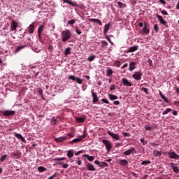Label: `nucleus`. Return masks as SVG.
<instances>
[{
	"label": "nucleus",
	"mask_w": 179,
	"mask_h": 179,
	"mask_svg": "<svg viewBox=\"0 0 179 179\" xmlns=\"http://www.w3.org/2000/svg\"><path fill=\"white\" fill-rule=\"evenodd\" d=\"M61 36L62 43H66L68 40H71V37H72V32L71 30L66 29L61 33Z\"/></svg>",
	"instance_id": "nucleus-1"
},
{
	"label": "nucleus",
	"mask_w": 179,
	"mask_h": 179,
	"mask_svg": "<svg viewBox=\"0 0 179 179\" xmlns=\"http://www.w3.org/2000/svg\"><path fill=\"white\" fill-rule=\"evenodd\" d=\"M102 143L105 145V147L108 152H110L113 148V145H111V142H110L108 140L103 139L102 140Z\"/></svg>",
	"instance_id": "nucleus-2"
},
{
	"label": "nucleus",
	"mask_w": 179,
	"mask_h": 179,
	"mask_svg": "<svg viewBox=\"0 0 179 179\" xmlns=\"http://www.w3.org/2000/svg\"><path fill=\"white\" fill-rule=\"evenodd\" d=\"M143 75V74L142 73V71L140 70L139 71H136L135 73L132 75V77L134 79H135V80H141V79H142Z\"/></svg>",
	"instance_id": "nucleus-3"
},
{
	"label": "nucleus",
	"mask_w": 179,
	"mask_h": 179,
	"mask_svg": "<svg viewBox=\"0 0 179 179\" xmlns=\"http://www.w3.org/2000/svg\"><path fill=\"white\" fill-rule=\"evenodd\" d=\"M156 17H157L161 24H163L164 26H165V27L169 29V25H167V21L164 20V19H163V17L162 15H159V14H156Z\"/></svg>",
	"instance_id": "nucleus-4"
},
{
	"label": "nucleus",
	"mask_w": 179,
	"mask_h": 179,
	"mask_svg": "<svg viewBox=\"0 0 179 179\" xmlns=\"http://www.w3.org/2000/svg\"><path fill=\"white\" fill-rule=\"evenodd\" d=\"M36 29V22H32L26 29V31H28L30 34H33L34 33V29Z\"/></svg>",
	"instance_id": "nucleus-5"
},
{
	"label": "nucleus",
	"mask_w": 179,
	"mask_h": 179,
	"mask_svg": "<svg viewBox=\"0 0 179 179\" xmlns=\"http://www.w3.org/2000/svg\"><path fill=\"white\" fill-rule=\"evenodd\" d=\"M15 113L16 112H15V110H6L2 112L3 117H12V115H15Z\"/></svg>",
	"instance_id": "nucleus-6"
},
{
	"label": "nucleus",
	"mask_w": 179,
	"mask_h": 179,
	"mask_svg": "<svg viewBox=\"0 0 179 179\" xmlns=\"http://www.w3.org/2000/svg\"><path fill=\"white\" fill-rule=\"evenodd\" d=\"M167 155H169V159H176V160H179V155L174 152H168Z\"/></svg>",
	"instance_id": "nucleus-7"
},
{
	"label": "nucleus",
	"mask_w": 179,
	"mask_h": 179,
	"mask_svg": "<svg viewBox=\"0 0 179 179\" xmlns=\"http://www.w3.org/2000/svg\"><path fill=\"white\" fill-rule=\"evenodd\" d=\"M108 135H109V136L110 138H113V139H115V141H120L121 139L120 138V135L115 134L111 132V131H110V130H108Z\"/></svg>",
	"instance_id": "nucleus-8"
},
{
	"label": "nucleus",
	"mask_w": 179,
	"mask_h": 179,
	"mask_svg": "<svg viewBox=\"0 0 179 179\" xmlns=\"http://www.w3.org/2000/svg\"><path fill=\"white\" fill-rule=\"evenodd\" d=\"M69 79L71 80H76L78 85H82V83H83V80L80 79V78L75 77V76H69Z\"/></svg>",
	"instance_id": "nucleus-9"
},
{
	"label": "nucleus",
	"mask_w": 179,
	"mask_h": 179,
	"mask_svg": "<svg viewBox=\"0 0 179 179\" xmlns=\"http://www.w3.org/2000/svg\"><path fill=\"white\" fill-rule=\"evenodd\" d=\"M91 93H92V103L94 104H96V103L97 101H99V97L97 96V94H96V92H94V90H92L91 91Z\"/></svg>",
	"instance_id": "nucleus-10"
},
{
	"label": "nucleus",
	"mask_w": 179,
	"mask_h": 179,
	"mask_svg": "<svg viewBox=\"0 0 179 179\" xmlns=\"http://www.w3.org/2000/svg\"><path fill=\"white\" fill-rule=\"evenodd\" d=\"M134 152H136V149L134 147H131L127 151H124L123 152V155H124V156H129V155H131V153H134Z\"/></svg>",
	"instance_id": "nucleus-11"
},
{
	"label": "nucleus",
	"mask_w": 179,
	"mask_h": 179,
	"mask_svg": "<svg viewBox=\"0 0 179 179\" xmlns=\"http://www.w3.org/2000/svg\"><path fill=\"white\" fill-rule=\"evenodd\" d=\"M67 140H68V137H65V136L55 138V142H57L58 143H62V142H65V141H67Z\"/></svg>",
	"instance_id": "nucleus-12"
},
{
	"label": "nucleus",
	"mask_w": 179,
	"mask_h": 179,
	"mask_svg": "<svg viewBox=\"0 0 179 179\" xmlns=\"http://www.w3.org/2000/svg\"><path fill=\"white\" fill-rule=\"evenodd\" d=\"M14 136H15V138H17V139H20V141H22V142H23L24 143H27V141H26V139L24 138L23 136H22V134L15 133Z\"/></svg>",
	"instance_id": "nucleus-13"
},
{
	"label": "nucleus",
	"mask_w": 179,
	"mask_h": 179,
	"mask_svg": "<svg viewBox=\"0 0 179 179\" xmlns=\"http://www.w3.org/2000/svg\"><path fill=\"white\" fill-rule=\"evenodd\" d=\"M18 26H19V24H17V22L15 20H13L11 22V25H10L11 31H15V30H16V29H17Z\"/></svg>",
	"instance_id": "nucleus-14"
},
{
	"label": "nucleus",
	"mask_w": 179,
	"mask_h": 179,
	"mask_svg": "<svg viewBox=\"0 0 179 179\" xmlns=\"http://www.w3.org/2000/svg\"><path fill=\"white\" fill-rule=\"evenodd\" d=\"M63 2H64V3H68L69 5H71V6H79V4H78V3L73 2L72 1V0H63Z\"/></svg>",
	"instance_id": "nucleus-15"
},
{
	"label": "nucleus",
	"mask_w": 179,
	"mask_h": 179,
	"mask_svg": "<svg viewBox=\"0 0 179 179\" xmlns=\"http://www.w3.org/2000/svg\"><path fill=\"white\" fill-rule=\"evenodd\" d=\"M122 82H123L124 86H128L129 87H131V86H134L132 83H131L129 80H128V79L125 78H122Z\"/></svg>",
	"instance_id": "nucleus-16"
},
{
	"label": "nucleus",
	"mask_w": 179,
	"mask_h": 179,
	"mask_svg": "<svg viewBox=\"0 0 179 179\" xmlns=\"http://www.w3.org/2000/svg\"><path fill=\"white\" fill-rule=\"evenodd\" d=\"M12 155L14 157H16V159H20V157H22V152L19 150H15L13 152Z\"/></svg>",
	"instance_id": "nucleus-17"
},
{
	"label": "nucleus",
	"mask_w": 179,
	"mask_h": 179,
	"mask_svg": "<svg viewBox=\"0 0 179 179\" xmlns=\"http://www.w3.org/2000/svg\"><path fill=\"white\" fill-rule=\"evenodd\" d=\"M138 48H139V46L138 45L130 47L128 48L127 52H135V51H138Z\"/></svg>",
	"instance_id": "nucleus-18"
},
{
	"label": "nucleus",
	"mask_w": 179,
	"mask_h": 179,
	"mask_svg": "<svg viewBox=\"0 0 179 179\" xmlns=\"http://www.w3.org/2000/svg\"><path fill=\"white\" fill-rule=\"evenodd\" d=\"M87 169L89 171H96V168L91 163L87 162Z\"/></svg>",
	"instance_id": "nucleus-19"
},
{
	"label": "nucleus",
	"mask_w": 179,
	"mask_h": 179,
	"mask_svg": "<svg viewBox=\"0 0 179 179\" xmlns=\"http://www.w3.org/2000/svg\"><path fill=\"white\" fill-rule=\"evenodd\" d=\"M136 62H130L129 71H130V72H132V71H134V69H135L136 68Z\"/></svg>",
	"instance_id": "nucleus-20"
},
{
	"label": "nucleus",
	"mask_w": 179,
	"mask_h": 179,
	"mask_svg": "<svg viewBox=\"0 0 179 179\" xmlns=\"http://www.w3.org/2000/svg\"><path fill=\"white\" fill-rule=\"evenodd\" d=\"M83 157H86V159H87V160H89V162H93V160H94V159H96V157L94 156H90L87 154L83 155Z\"/></svg>",
	"instance_id": "nucleus-21"
},
{
	"label": "nucleus",
	"mask_w": 179,
	"mask_h": 179,
	"mask_svg": "<svg viewBox=\"0 0 179 179\" xmlns=\"http://www.w3.org/2000/svg\"><path fill=\"white\" fill-rule=\"evenodd\" d=\"M150 29H147L146 23L144 22L143 30L141 31L142 34H149Z\"/></svg>",
	"instance_id": "nucleus-22"
},
{
	"label": "nucleus",
	"mask_w": 179,
	"mask_h": 179,
	"mask_svg": "<svg viewBox=\"0 0 179 179\" xmlns=\"http://www.w3.org/2000/svg\"><path fill=\"white\" fill-rule=\"evenodd\" d=\"M111 26V24L110 22H108V24H106L104 26V29H103V33L104 34H107L108 30H110V27Z\"/></svg>",
	"instance_id": "nucleus-23"
},
{
	"label": "nucleus",
	"mask_w": 179,
	"mask_h": 179,
	"mask_svg": "<svg viewBox=\"0 0 179 179\" xmlns=\"http://www.w3.org/2000/svg\"><path fill=\"white\" fill-rule=\"evenodd\" d=\"M90 22H93V23H98V24H99V26H103V22H101V20H100L99 19L92 18L90 20Z\"/></svg>",
	"instance_id": "nucleus-24"
},
{
	"label": "nucleus",
	"mask_w": 179,
	"mask_h": 179,
	"mask_svg": "<svg viewBox=\"0 0 179 179\" xmlns=\"http://www.w3.org/2000/svg\"><path fill=\"white\" fill-rule=\"evenodd\" d=\"M119 164L125 166L128 164V161L127 159H119Z\"/></svg>",
	"instance_id": "nucleus-25"
},
{
	"label": "nucleus",
	"mask_w": 179,
	"mask_h": 179,
	"mask_svg": "<svg viewBox=\"0 0 179 179\" xmlns=\"http://www.w3.org/2000/svg\"><path fill=\"white\" fill-rule=\"evenodd\" d=\"M82 138H80L79 136L77 138H74L73 141H70V145H72V143H78V142H81Z\"/></svg>",
	"instance_id": "nucleus-26"
},
{
	"label": "nucleus",
	"mask_w": 179,
	"mask_h": 179,
	"mask_svg": "<svg viewBox=\"0 0 179 179\" xmlns=\"http://www.w3.org/2000/svg\"><path fill=\"white\" fill-rule=\"evenodd\" d=\"M174 164H175L174 163H171V166L173 170V172L176 173V174H178L179 169L177 166H174Z\"/></svg>",
	"instance_id": "nucleus-27"
},
{
	"label": "nucleus",
	"mask_w": 179,
	"mask_h": 179,
	"mask_svg": "<svg viewBox=\"0 0 179 179\" xmlns=\"http://www.w3.org/2000/svg\"><path fill=\"white\" fill-rule=\"evenodd\" d=\"M108 97L110 100H112V101L118 99V96L117 95H114L112 94H108Z\"/></svg>",
	"instance_id": "nucleus-28"
},
{
	"label": "nucleus",
	"mask_w": 179,
	"mask_h": 179,
	"mask_svg": "<svg viewBox=\"0 0 179 179\" xmlns=\"http://www.w3.org/2000/svg\"><path fill=\"white\" fill-rule=\"evenodd\" d=\"M71 48H66L64 51V55L65 57H67V55H71Z\"/></svg>",
	"instance_id": "nucleus-29"
},
{
	"label": "nucleus",
	"mask_w": 179,
	"mask_h": 179,
	"mask_svg": "<svg viewBox=\"0 0 179 179\" xmlns=\"http://www.w3.org/2000/svg\"><path fill=\"white\" fill-rule=\"evenodd\" d=\"M67 157H69V159H72V157H73V151L72 150H69L67 151Z\"/></svg>",
	"instance_id": "nucleus-30"
},
{
	"label": "nucleus",
	"mask_w": 179,
	"mask_h": 179,
	"mask_svg": "<svg viewBox=\"0 0 179 179\" xmlns=\"http://www.w3.org/2000/svg\"><path fill=\"white\" fill-rule=\"evenodd\" d=\"M38 171L39 173H44V171H47V168L44 166H39L38 167Z\"/></svg>",
	"instance_id": "nucleus-31"
},
{
	"label": "nucleus",
	"mask_w": 179,
	"mask_h": 179,
	"mask_svg": "<svg viewBox=\"0 0 179 179\" xmlns=\"http://www.w3.org/2000/svg\"><path fill=\"white\" fill-rule=\"evenodd\" d=\"M85 117H76V121L78 123L85 122Z\"/></svg>",
	"instance_id": "nucleus-32"
},
{
	"label": "nucleus",
	"mask_w": 179,
	"mask_h": 179,
	"mask_svg": "<svg viewBox=\"0 0 179 179\" xmlns=\"http://www.w3.org/2000/svg\"><path fill=\"white\" fill-rule=\"evenodd\" d=\"M44 25H41L38 28V34H41V33H43V30H44Z\"/></svg>",
	"instance_id": "nucleus-33"
},
{
	"label": "nucleus",
	"mask_w": 179,
	"mask_h": 179,
	"mask_svg": "<svg viewBox=\"0 0 179 179\" xmlns=\"http://www.w3.org/2000/svg\"><path fill=\"white\" fill-rule=\"evenodd\" d=\"M113 69H108L106 70V76L110 77L111 75H113Z\"/></svg>",
	"instance_id": "nucleus-34"
},
{
	"label": "nucleus",
	"mask_w": 179,
	"mask_h": 179,
	"mask_svg": "<svg viewBox=\"0 0 179 179\" xmlns=\"http://www.w3.org/2000/svg\"><path fill=\"white\" fill-rule=\"evenodd\" d=\"M171 111H173V109L167 108L166 110L162 113V115H166V114H169Z\"/></svg>",
	"instance_id": "nucleus-35"
},
{
	"label": "nucleus",
	"mask_w": 179,
	"mask_h": 179,
	"mask_svg": "<svg viewBox=\"0 0 179 179\" xmlns=\"http://www.w3.org/2000/svg\"><path fill=\"white\" fill-rule=\"evenodd\" d=\"M154 155L156 156V157H160V156H162V152L159 150H155Z\"/></svg>",
	"instance_id": "nucleus-36"
},
{
	"label": "nucleus",
	"mask_w": 179,
	"mask_h": 179,
	"mask_svg": "<svg viewBox=\"0 0 179 179\" xmlns=\"http://www.w3.org/2000/svg\"><path fill=\"white\" fill-rule=\"evenodd\" d=\"M24 47H26V45L18 46L15 50V54H17V52H19L21 50H23Z\"/></svg>",
	"instance_id": "nucleus-37"
},
{
	"label": "nucleus",
	"mask_w": 179,
	"mask_h": 179,
	"mask_svg": "<svg viewBox=\"0 0 179 179\" xmlns=\"http://www.w3.org/2000/svg\"><path fill=\"white\" fill-rule=\"evenodd\" d=\"M94 59H96V55H92V56H90L88 57V61L90 62H92V61H94Z\"/></svg>",
	"instance_id": "nucleus-38"
},
{
	"label": "nucleus",
	"mask_w": 179,
	"mask_h": 179,
	"mask_svg": "<svg viewBox=\"0 0 179 179\" xmlns=\"http://www.w3.org/2000/svg\"><path fill=\"white\" fill-rule=\"evenodd\" d=\"M101 44L102 48L107 47L108 45V43L106 41H101Z\"/></svg>",
	"instance_id": "nucleus-39"
},
{
	"label": "nucleus",
	"mask_w": 179,
	"mask_h": 179,
	"mask_svg": "<svg viewBox=\"0 0 179 179\" xmlns=\"http://www.w3.org/2000/svg\"><path fill=\"white\" fill-rule=\"evenodd\" d=\"M8 157V155H2L1 157L0 158V162L1 163H3V162H5V159Z\"/></svg>",
	"instance_id": "nucleus-40"
},
{
	"label": "nucleus",
	"mask_w": 179,
	"mask_h": 179,
	"mask_svg": "<svg viewBox=\"0 0 179 179\" xmlns=\"http://www.w3.org/2000/svg\"><path fill=\"white\" fill-rule=\"evenodd\" d=\"M62 160H66V158H55L53 159V162H62Z\"/></svg>",
	"instance_id": "nucleus-41"
},
{
	"label": "nucleus",
	"mask_w": 179,
	"mask_h": 179,
	"mask_svg": "<svg viewBox=\"0 0 179 179\" xmlns=\"http://www.w3.org/2000/svg\"><path fill=\"white\" fill-rule=\"evenodd\" d=\"M76 20H69L67 21L68 24H70V26H73L74 23H76Z\"/></svg>",
	"instance_id": "nucleus-42"
},
{
	"label": "nucleus",
	"mask_w": 179,
	"mask_h": 179,
	"mask_svg": "<svg viewBox=\"0 0 179 179\" xmlns=\"http://www.w3.org/2000/svg\"><path fill=\"white\" fill-rule=\"evenodd\" d=\"M38 94L41 96L42 99L44 97V94H43V89L41 88L38 89Z\"/></svg>",
	"instance_id": "nucleus-43"
},
{
	"label": "nucleus",
	"mask_w": 179,
	"mask_h": 179,
	"mask_svg": "<svg viewBox=\"0 0 179 179\" xmlns=\"http://www.w3.org/2000/svg\"><path fill=\"white\" fill-rule=\"evenodd\" d=\"M144 128H145V131H152V127H150V126H149V124H145L144 126Z\"/></svg>",
	"instance_id": "nucleus-44"
},
{
	"label": "nucleus",
	"mask_w": 179,
	"mask_h": 179,
	"mask_svg": "<svg viewBox=\"0 0 179 179\" xmlns=\"http://www.w3.org/2000/svg\"><path fill=\"white\" fill-rule=\"evenodd\" d=\"M141 164H142V166H145L146 164H150V161H149V160L143 161L141 162Z\"/></svg>",
	"instance_id": "nucleus-45"
},
{
	"label": "nucleus",
	"mask_w": 179,
	"mask_h": 179,
	"mask_svg": "<svg viewBox=\"0 0 179 179\" xmlns=\"http://www.w3.org/2000/svg\"><path fill=\"white\" fill-rule=\"evenodd\" d=\"M115 66H117V68H120V66H121V62L117 60L115 62Z\"/></svg>",
	"instance_id": "nucleus-46"
},
{
	"label": "nucleus",
	"mask_w": 179,
	"mask_h": 179,
	"mask_svg": "<svg viewBox=\"0 0 179 179\" xmlns=\"http://www.w3.org/2000/svg\"><path fill=\"white\" fill-rule=\"evenodd\" d=\"M99 167H108V164L107 162H102V165L99 164Z\"/></svg>",
	"instance_id": "nucleus-47"
},
{
	"label": "nucleus",
	"mask_w": 179,
	"mask_h": 179,
	"mask_svg": "<svg viewBox=\"0 0 179 179\" xmlns=\"http://www.w3.org/2000/svg\"><path fill=\"white\" fill-rule=\"evenodd\" d=\"M162 99V100H164V101H165V103H170V101H169V99H167V97H166V96H163L161 97Z\"/></svg>",
	"instance_id": "nucleus-48"
},
{
	"label": "nucleus",
	"mask_w": 179,
	"mask_h": 179,
	"mask_svg": "<svg viewBox=\"0 0 179 179\" xmlns=\"http://www.w3.org/2000/svg\"><path fill=\"white\" fill-rule=\"evenodd\" d=\"M141 143H143V145H148V141H145V138H141Z\"/></svg>",
	"instance_id": "nucleus-49"
},
{
	"label": "nucleus",
	"mask_w": 179,
	"mask_h": 179,
	"mask_svg": "<svg viewBox=\"0 0 179 179\" xmlns=\"http://www.w3.org/2000/svg\"><path fill=\"white\" fill-rule=\"evenodd\" d=\"M76 163L78 166H80L82 164V160H80V157H77Z\"/></svg>",
	"instance_id": "nucleus-50"
},
{
	"label": "nucleus",
	"mask_w": 179,
	"mask_h": 179,
	"mask_svg": "<svg viewBox=\"0 0 179 179\" xmlns=\"http://www.w3.org/2000/svg\"><path fill=\"white\" fill-rule=\"evenodd\" d=\"M76 33H77V34H78L79 36H80V34H82V31H80V29H79V27H77L76 29Z\"/></svg>",
	"instance_id": "nucleus-51"
},
{
	"label": "nucleus",
	"mask_w": 179,
	"mask_h": 179,
	"mask_svg": "<svg viewBox=\"0 0 179 179\" xmlns=\"http://www.w3.org/2000/svg\"><path fill=\"white\" fill-rule=\"evenodd\" d=\"M122 135H123V136L127 137V138H129V136H131V134L129 133H127V132H123Z\"/></svg>",
	"instance_id": "nucleus-52"
},
{
	"label": "nucleus",
	"mask_w": 179,
	"mask_h": 179,
	"mask_svg": "<svg viewBox=\"0 0 179 179\" xmlns=\"http://www.w3.org/2000/svg\"><path fill=\"white\" fill-rule=\"evenodd\" d=\"M154 30H155L157 33L159 31V25H157V24L154 25Z\"/></svg>",
	"instance_id": "nucleus-53"
},
{
	"label": "nucleus",
	"mask_w": 179,
	"mask_h": 179,
	"mask_svg": "<svg viewBox=\"0 0 179 179\" xmlns=\"http://www.w3.org/2000/svg\"><path fill=\"white\" fill-rule=\"evenodd\" d=\"M148 64H149L150 66L153 67V61H152V59H148Z\"/></svg>",
	"instance_id": "nucleus-54"
},
{
	"label": "nucleus",
	"mask_w": 179,
	"mask_h": 179,
	"mask_svg": "<svg viewBox=\"0 0 179 179\" xmlns=\"http://www.w3.org/2000/svg\"><path fill=\"white\" fill-rule=\"evenodd\" d=\"M101 101L103 103H105L106 104H110V102L108 101V100L106 99H102Z\"/></svg>",
	"instance_id": "nucleus-55"
},
{
	"label": "nucleus",
	"mask_w": 179,
	"mask_h": 179,
	"mask_svg": "<svg viewBox=\"0 0 179 179\" xmlns=\"http://www.w3.org/2000/svg\"><path fill=\"white\" fill-rule=\"evenodd\" d=\"M51 124L52 125H55V124H57V119L52 118L51 121Z\"/></svg>",
	"instance_id": "nucleus-56"
},
{
	"label": "nucleus",
	"mask_w": 179,
	"mask_h": 179,
	"mask_svg": "<svg viewBox=\"0 0 179 179\" xmlns=\"http://www.w3.org/2000/svg\"><path fill=\"white\" fill-rule=\"evenodd\" d=\"M141 92H145V93H146V94H148V88H145V87H142L141 88Z\"/></svg>",
	"instance_id": "nucleus-57"
},
{
	"label": "nucleus",
	"mask_w": 179,
	"mask_h": 179,
	"mask_svg": "<svg viewBox=\"0 0 179 179\" xmlns=\"http://www.w3.org/2000/svg\"><path fill=\"white\" fill-rule=\"evenodd\" d=\"M106 40H108V41H109V43H110V44H113V42L111 41V38H110V36L108 35L106 36Z\"/></svg>",
	"instance_id": "nucleus-58"
},
{
	"label": "nucleus",
	"mask_w": 179,
	"mask_h": 179,
	"mask_svg": "<svg viewBox=\"0 0 179 179\" xmlns=\"http://www.w3.org/2000/svg\"><path fill=\"white\" fill-rule=\"evenodd\" d=\"M117 5H118V7L119 8H122L124 6V3H122V2L120 1H118L117 2Z\"/></svg>",
	"instance_id": "nucleus-59"
},
{
	"label": "nucleus",
	"mask_w": 179,
	"mask_h": 179,
	"mask_svg": "<svg viewBox=\"0 0 179 179\" xmlns=\"http://www.w3.org/2000/svg\"><path fill=\"white\" fill-rule=\"evenodd\" d=\"M48 51H50V52H52V50H53V47L52 45H49L48 48Z\"/></svg>",
	"instance_id": "nucleus-60"
},
{
	"label": "nucleus",
	"mask_w": 179,
	"mask_h": 179,
	"mask_svg": "<svg viewBox=\"0 0 179 179\" xmlns=\"http://www.w3.org/2000/svg\"><path fill=\"white\" fill-rule=\"evenodd\" d=\"M159 1L160 3H162V5H166V3H167V2H166V1H164V0H159Z\"/></svg>",
	"instance_id": "nucleus-61"
},
{
	"label": "nucleus",
	"mask_w": 179,
	"mask_h": 179,
	"mask_svg": "<svg viewBox=\"0 0 179 179\" xmlns=\"http://www.w3.org/2000/svg\"><path fill=\"white\" fill-rule=\"evenodd\" d=\"M57 176V173L53 174L52 176L49 177L48 179H54Z\"/></svg>",
	"instance_id": "nucleus-62"
},
{
	"label": "nucleus",
	"mask_w": 179,
	"mask_h": 179,
	"mask_svg": "<svg viewBox=\"0 0 179 179\" xmlns=\"http://www.w3.org/2000/svg\"><path fill=\"white\" fill-rule=\"evenodd\" d=\"M110 91L115 90V85H110Z\"/></svg>",
	"instance_id": "nucleus-63"
},
{
	"label": "nucleus",
	"mask_w": 179,
	"mask_h": 179,
	"mask_svg": "<svg viewBox=\"0 0 179 179\" xmlns=\"http://www.w3.org/2000/svg\"><path fill=\"white\" fill-rule=\"evenodd\" d=\"M161 12H162V15H169V13H167V12L166 11V10H162Z\"/></svg>",
	"instance_id": "nucleus-64"
}]
</instances>
